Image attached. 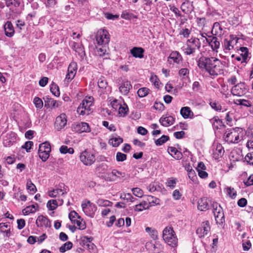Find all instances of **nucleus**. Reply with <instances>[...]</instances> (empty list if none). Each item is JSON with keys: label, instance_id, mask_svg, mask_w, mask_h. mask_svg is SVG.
Instances as JSON below:
<instances>
[{"label": "nucleus", "instance_id": "57", "mask_svg": "<svg viewBox=\"0 0 253 253\" xmlns=\"http://www.w3.org/2000/svg\"><path fill=\"white\" fill-rule=\"evenodd\" d=\"M72 48L76 52L79 53L82 52L83 50V47L82 46V45L75 42H73Z\"/></svg>", "mask_w": 253, "mask_h": 253}, {"label": "nucleus", "instance_id": "50", "mask_svg": "<svg viewBox=\"0 0 253 253\" xmlns=\"http://www.w3.org/2000/svg\"><path fill=\"white\" fill-rule=\"evenodd\" d=\"M33 102L36 108L41 109L43 106V102L41 99L38 97L34 98Z\"/></svg>", "mask_w": 253, "mask_h": 253}, {"label": "nucleus", "instance_id": "25", "mask_svg": "<svg viewBox=\"0 0 253 253\" xmlns=\"http://www.w3.org/2000/svg\"><path fill=\"white\" fill-rule=\"evenodd\" d=\"M236 132V130L233 129L232 130H227L224 133V137L225 140L229 143H233L234 138V133Z\"/></svg>", "mask_w": 253, "mask_h": 253}, {"label": "nucleus", "instance_id": "37", "mask_svg": "<svg viewBox=\"0 0 253 253\" xmlns=\"http://www.w3.org/2000/svg\"><path fill=\"white\" fill-rule=\"evenodd\" d=\"M60 152L62 154H66V153H69V154H73L74 152V150L73 148H68L67 146L65 145H62L61 146V147L59 149Z\"/></svg>", "mask_w": 253, "mask_h": 253}, {"label": "nucleus", "instance_id": "41", "mask_svg": "<svg viewBox=\"0 0 253 253\" xmlns=\"http://www.w3.org/2000/svg\"><path fill=\"white\" fill-rule=\"evenodd\" d=\"M177 181V180L176 178L172 177L168 178L166 182V185L171 189H173L175 186Z\"/></svg>", "mask_w": 253, "mask_h": 253}, {"label": "nucleus", "instance_id": "4", "mask_svg": "<svg viewBox=\"0 0 253 253\" xmlns=\"http://www.w3.org/2000/svg\"><path fill=\"white\" fill-rule=\"evenodd\" d=\"M201 47L199 40L197 38H191L187 41L186 46L184 47V53L186 55H191L194 53L196 49Z\"/></svg>", "mask_w": 253, "mask_h": 253}, {"label": "nucleus", "instance_id": "58", "mask_svg": "<svg viewBox=\"0 0 253 253\" xmlns=\"http://www.w3.org/2000/svg\"><path fill=\"white\" fill-rule=\"evenodd\" d=\"M86 249L88 250L90 253H96L97 252L96 246L92 243V242L89 244Z\"/></svg>", "mask_w": 253, "mask_h": 253}, {"label": "nucleus", "instance_id": "31", "mask_svg": "<svg viewBox=\"0 0 253 253\" xmlns=\"http://www.w3.org/2000/svg\"><path fill=\"white\" fill-rule=\"evenodd\" d=\"M96 204L101 207H110L112 205V203L108 200L99 199L96 201Z\"/></svg>", "mask_w": 253, "mask_h": 253}, {"label": "nucleus", "instance_id": "62", "mask_svg": "<svg viewBox=\"0 0 253 253\" xmlns=\"http://www.w3.org/2000/svg\"><path fill=\"white\" fill-rule=\"evenodd\" d=\"M102 125L104 126L107 127L110 131H114L116 130V127L115 125L113 124H111L110 125H109V123L107 121H103L102 123Z\"/></svg>", "mask_w": 253, "mask_h": 253}, {"label": "nucleus", "instance_id": "46", "mask_svg": "<svg viewBox=\"0 0 253 253\" xmlns=\"http://www.w3.org/2000/svg\"><path fill=\"white\" fill-rule=\"evenodd\" d=\"M27 188L32 193H35L37 191L36 187L32 183L30 179H28L27 181Z\"/></svg>", "mask_w": 253, "mask_h": 253}, {"label": "nucleus", "instance_id": "30", "mask_svg": "<svg viewBox=\"0 0 253 253\" xmlns=\"http://www.w3.org/2000/svg\"><path fill=\"white\" fill-rule=\"evenodd\" d=\"M224 152V150L222 146L221 145H218L213 152V155L216 158V157H221Z\"/></svg>", "mask_w": 253, "mask_h": 253}, {"label": "nucleus", "instance_id": "17", "mask_svg": "<svg viewBox=\"0 0 253 253\" xmlns=\"http://www.w3.org/2000/svg\"><path fill=\"white\" fill-rule=\"evenodd\" d=\"M144 49L140 47H134L130 50L131 54L135 58H142L144 57Z\"/></svg>", "mask_w": 253, "mask_h": 253}, {"label": "nucleus", "instance_id": "5", "mask_svg": "<svg viewBox=\"0 0 253 253\" xmlns=\"http://www.w3.org/2000/svg\"><path fill=\"white\" fill-rule=\"evenodd\" d=\"M213 213L215 217V220L217 223L221 224L224 222V215L223 209L216 202H213L212 205Z\"/></svg>", "mask_w": 253, "mask_h": 253}, {"label": "nucleus", "instance_id": "13", "mask_svg": "<svg viewBox=\"0 0 253 253\" xmlns=\"http://www.w3.org/2000/svg\"><path fill=\"white\" fill-rule=\"evenodd\" d=\"M182 61V57L179 52L177 51H172L168 58V62L169 64L175 63L179 64Z\"/></svg>", "mask_w": 253, "mask_h": 253}, {"label": "nucleus", "instance_id": "6", "mask_svg": "<svg viewBox=\"0 0 253 253\" xmlns=\"http://www.w3.org/2000/svg\"><path fill=\"white\" fill-rule=\"evenodd\" d=\"M82 208L84 213L88 216L93 217L97 210L96 206L87 200H84L82 203Z\"/></svg>", "mask_w": 253, "mask_h": 253}, {"label": "nucleus", "instance_id": "49", "mask_svg": "<svg viewBox=\"0 0 253 253\" xmlns=\"http://www.w3.org/2000/svg\"><path fill=\"white\" fill-rule=\"evenodd\" d=\"M133 194L138 197H142L143 195V191L139 188L136 187L131 189Z\"/></svg>", "mask_w": 253, "mask_h": 253}, {"label": "nucleus", "instance_id": "38", "mask_svg": "<svg viewBox=\"0 0 253 253\" xmlns=\"http://www.w3.org/2000/svg\"><path fill=\"white\" fill-rule=\"evenodd\" d=\"M234 103L236 105H240L245 107H250L251 106L250 102L245 99H236L234 100Z\"/></svg>", "mask_w": 253, "mask_h": 253}, {"label": "nucleus", "instance_id": "9", "mask_svg": "<svg viewBox=\"0 0 253 253\" xmlns=\"http://www.w3.org/2000/svg\"><path fill=\"white\" fill-rule=\"evenodd\" d=\"M96 40L98 45L107 44L110 41V36L106 30H99L96 36Z\"/></svg>", "mask_w": 253, "mask_h": 253}, {"label": "nucleus", "instance_id": "40", "mask_svg": "<svg viewBox=\"0 0 253 253\" xmlns=\"http://www.w3.org/2000/svg\"><path fill=\"white\" fill-rule=\"evenodd\" d=\"M69 217L72 223H74L78 219H81V216L75 211L70 212Z\"/></svg>", "mask_w": 253, "mask_h": 253}, {"label": "nucleus", "instance_id": "18", "mask_svg": "<svg viewBox=\"0 0 253 253\" xmlns=\"http://www.w3.org/2000/svg\"><path fill=\"white\" fill-rule=\"evenodd\" d=\"M183 2L181 5V10L186 14H189L193 10V6L189 0H182Z\"/></svg>", "mask_w": 253, "mask_h": 253}, {"label": "nucleus", "instance_id": "56", "mask_svg": "<svg viewBox=\"0 0 253 253\" xmlns=\"http://www.w3.org/2000/svg\"><path fill=\"white\" fill-rule=\"evenodd\" d=\"M126 159V155L121 152H118L116 154V160L118 162H123Z\"/></svg>", "mask_w": 253, "mask_h": 253}, {"label": "nucleus", "instance_id": "33", "mask_svg": "<svg viewBox=\"0 0 253 253\" xmlns=\"http://www.w3.org/2000/svg\"><path fill=\"white\" fill-rule=\"evenodd\" d=\"M5 5L7 7H11L13 6L15 7H19L20 2L19 0H6L5 1Z\"/></svg>", "mask_w": 253, "mask_h": 253}, {"label": "nucleus", "instance_id": "45", "mask_svg": "<svg viewBox=\"0 0 253 253\" xmlns=\"http://www.w3.org/2000/svg\"><path fill=\"white\" fill-rule=\"evenodd\" d=\"M213 50L218 49L220 45V42L216 37L212 38V42L210 44Z\"/></svg>", "mask_w": 253, "mask_h": 253}, {"label": "nucleus", "instance_id": "26", "mask_svg": "<svg viewBox=\"0 0 253 253\" xmlns=\"http://www.w3.org/2000/svg\"><path fill=\"white\" fill-rule=\"evenodd\" d=\"M238 42V39L235 41H230L228 39H225L224 40V46L225 49L227 50H231L233 48L234 45Z\"/></svg>", "mask_w": 253, "mask_h": 253}, {"label": "nucleus", "instance_id": "2", "mask_svg": "<svg viewBox=\"0 0 253 253\" xmlns=\"http://www.w3.org/2000/svg\"><path fill=\"white\" fill-rule=\"evenodd\" d=\"M163 238L168 245L174 248L177 246L178 239L173 228L167 226L163 231Z\"/></svg>", "mask_w": 253, "mask_h": 253}, {"label": "nucleus", "instance_id": "12", "mask_svg": "<svg viewBox=\"0 0 253 253\" xmlns=\"http://www.w3.org/2000/svg\"><path fill=\"white\" fill-rule=\"evenodd\" d=\"M77 70V64L75 62H72L69 64L67 74L66 75L65 80L68 82L71 81L75 77Z\"/></svg>", "mask_w": 253, "mask_h": 253}, {"label": "nucleus", "instance_id": "55", "mask_svg": "<svg viewBox=\"0 0 253 253\" xmlns=\"http://www.w3.org/2000/svg\"><path fill=\"white\" fill-rule=\"evenodd\" d=\"M245 160L249 164L253 166V152L247 154Z\"/></svg>", "mask_w": 253, "mask_h": 253}, {"label": "nucleus", "instance_id": "63", "mask_svg": "<svg viewBox=\"0 0 253 253\" xmlns=\"http://www.w3.org/2000/svg\"><path fill=\"white\" fill-rule=\"evenodd\" d=\"M61 192L57 188L48 191V196L52 198L56 197Z\"/></svg>", "mask_w": 253, "mask_h": 253}, {"label": "nucleus", "instance_id": "52", "mask_svg": "<svg viewBox=\"0 0 253 253\" xmlns=\"http://www.w3.org/2000/svg\"><path fill=\"white\" fill-rule=\"evenodd\" d=\"M210 105L213 109L216 111H219L222 109V106L218 102H210Z\"/></svg>", "mask_w": 253, "mask_h": 253}, {"label": "nucleus", "instance_id": "43", "mask_svg": "<svg viewBox=\"0 0 253 253\" xmlns=\"http://www.w3.org/2000/svg\"><path fill=\"white\" fill-rule=\"evenodd\" d=\"M50 91L55 96H59L60 95V91L59 87L55 84H51L50 86Z\"/></svg>", "mask_w": 253, "mask_h": 253}, {"label": "nucleus", "instance_id": "44", "mask_svg": "<svg viewBox=\"0 0 253 253\" xmlns=\"http://www.w3.org/2000/svg\"><path fill=\"white\" fill-rule=\"evenodd\" d=\"M118 109L119 114L121 116H124L128 111V107L126 104H124L123 106L120 104Z\"/></svg>", "mask_w": 253, "mask_h": 253}, {"label": "nucleus", "instance_id": "47", "mask_svg": "<svg viewBox=\"0 0 253 253\" xmlns=\"http://www.w3.org/2000/svg\"><path fill=\"white\" fill-rule=\"evenodd\" d=\"M74 223L77 224L80 230H84L86 228L85 223L81 218V219H78Z\"/></svg>", "mask_w": 253, "mask_h": 253}, {"label": "nucleus", "instance_id": "60", "mask_svg": "<svg viewBox=\"0 0 253 253\" xmlns=\"http://www.w3.org/2000/svg\"><path fill=\"white\" fill-rule=\"evenodd\" d=\"M67 187L63 183H59L57 188V189L59 190L60 192H62V195L67 193Z\"/></svg>", "mask_w": 253, "mask_h": 253}, {"label": "nucleus", "instance_id": "64", "mask_svg": "<svg viewBox=\"0 0 253 253\" xmlns=\"http://www.w3.org/2000/svg\"><path fill=\"white\" fill-rule=\"evenodd\" d=\"M33 145V142L32 141H27L25 142L24 145L22 146V148L26 149L27 152H30V149L31 147Z\"/></svg>", "mask_w": 253, "mask_h": 253}, {"label": "nucleus", "instance_id": "61", "mask_svg": "<svg viewBox=\"0 0 253 253\" xmlns=\"http://www.w3.org/2000/svg\"><path fill=\"white\" fill-rule=\"evenodd\" d=\"M113 176H115L117 178H120L121 177H125V173L118 171L116 169H113L111 172Z\"/></svg>", "mask_w": 253, "mask_h": 253}, {"label": "nucleus", "instance_id": "29", "mask_svg": "<svg viewBox=\"0 0 253 253\" xmlns=\"http://www.w3.org/2000/svg\"><path fill=\"white\" fill-rule=\"evenodd\" d=\"M93 238L92 237H88L86 236L83 237L80 243V244L84 248L86 249L89 244L92 242Z\"/></svg>", "mask_w": 253, "mask_h": 253}, {"label": "nucleus", "instance_id": "28", "mask_svg": "<svg viewBox=\"0 0 253 253\" xmlns=\"http://www.w3.org/2000/svg\"><path fill=\"white\" fill-rule=\"evenodd\" d=\"M240 50L241 51L240 56L242 58V62H246L249 54L248 49L246 47H241Z\"/></svg>", "mask_w": 253, "mask_h": 253}, {"label": "nucleus", "instance_id": "14", "mask_svg": "<svg viewBox=\"0 0 253 253\" xmlns=\"http://www.w3.org/2000/svg\"><path fill=\"white\" fill-rule=\"evenodd\" d=\"M36 224L38 227L45 228L50 226V222L49 220L42 215L39 216L36 220Z\"/></svg>", "mask_w": 253, "mask_h": 253}, {"label": "nucleus", "instance_id": "11", "mask_svg": "<svg viewBox=\"0 0 253 253\" xmlns=\"http://www.w3.org/2000/svg\"><path fill=\"white\" fill-rule=\"evenodd\" d=\"M210 225L208 221H205L202 222L201 227H199L196 233L200 238L204 237L207 235L210 231Z\"/></svg>", "mask_w": 253, "mask_h": 253}, {"label": "nucleus", "instance_id": "8", "mask_svg": "<svg viewBox=\"0 0 253 253\" xmlns=\"http://www.w3.org/2000/svg\"><path fill=\"white\" fill-rule=\"evenodd\" d=\"M80 158L81 162L86 166H90L95 161L94 155L86 150L81 154Z\"/></svg>", "mask_w": 253, "mask_h": 253}, {"label": "nucleus", "instance_id": "54", "mask_svg": "<svg viewBox=\"0 0 253 253\" xmlns=\"http://www.w3.org/2000/svg\"><path fill=\"white\" fill-rule=\"evenodd\" d=\"M102 47L97 48V54L100 56H103L106 53V46L104 45H102Z\"/></svg>", "mask_w": 253, "mask_h": 253}, {"label": "nucleus", "instance_id": "39", "mask_svg": "<svg viewBox=\"0 0 253 253\" xmlns=\"http://www.w3.org/2000/svg\"><path fill=\"white\" fill-rule=\"evenodd\" d=\"M47 101H45V106L47 105L49 106H51L54 108H57L59 106V103L56 100L52 98H47Z\"/></svg>", "mask_w": 253, "mask_h": 253}, {"label": "nucleus", "instance_id": "19", "mask_svg": "<svg viewBox=\"0 0 253 253\" xmlns=\"http://www.w3.org/2000/svg\"><path fill=\"white\" fill-rule=\"evenodd\" d=\"M132 87L130 83L128 81H124L121 84L119 90L124 95H127Z\"/></svg>", "mask_w": 253, "mask_h": 253}, {"label": "nucleus", "instance_id": "34", "mask_svg": "<svg viewBox=\"0 0 253 253\" xmlns=\"http://www.w3.org/2000/svg\"><path fill=\"white\" fill-rule=\"evenodd\" d=\"M73 247V244L71 242L68 241L64 243L61 247L59 248V251L61 253H64L67 250H70Z\"/></svg>", "mask_w": 253, "mask_h": 253}, {"label": "nucleus", "instance_id": "36", "mask_svg": "<svg viewBox=\"0 0 253 253\" xmlns=\"http://www.w3.org/2000/svg\"><path fill=\"white\" fill-rule=\"evenodd\" d=\"M169 140V136L163 135L160 138L157 139L155 142L157 146H161Z\"/></svg>", "mask_w": 253, "mask_h": 253}, {"label": "nucleus", "instance_id": "3", "mask_svg": "<svg viewBox=\"0 0 253 253\" xmlns=\"http://www.w3.org/2000/svg\"><path fill=\"white\" fill-rule=\"evenodd\" d=\"M93 99L91 97L84 99L77 108L78 113L82 116L89 115L91 111Z\"/></svg>", "mask_w": 253, "mask_h": 253}, {"label": "nucleus", "instance_id": "1", "mask_svg": "<svg viewBox=\"0 0 253 253\" xmlns=\"http://www.w3.org/2000/svg\"><path fill=\"white\" fill-rule=\"evenodd\" d=\"M198 67L205 70L211 76H217L222 73L221 62L214 57L201 56L197 61Z\"/></svg>", "mask_w": 253, "mask_h": 253}, {"label": "nucleus", "instance_id": "59", "mask_svg": "<svg viewBox=\"0 0 253 253\" xmlns=\"http://www.w3.org/2000/svg\"><path fill=\"white\" fill-rule=\"evenodd\" d=\"M191 31L187 28L182 29L179 32V35H182L184 38H187L189 37Z\"/></svg>", "mask_w": 253, "mask_h": 253}, {"label": "nucleus", "instance_id": "42", "mask_svg": "<svg viewBox=\"0 0 253 253\" xmlns=\"http://www.w3.org/2000/svg\"><path fill=\"white\" fill-rule=\"evenodd\" d=\"M149 89L147 87H142L137 91V94L139 97L146 96L149 93Z\"/></svg>", "mask_w": 253, "mask_h": 253}, {"label": "nucleus", "instance_id": "15", "mask_svg": "<svg viewBox=\"0 0 253 253\" xmlns=\"http://www.w3.org/2000/svg\"><path fill=\"white\" fill-rule=\"evenodd\" d=\"M175 119L171 116H166L163 115L160 120L159 122L164 126L168 127L172 125L174 122Z\"/></svg>", "mask_w": 253, "mask_h": 253}, {"label": "nucleus", "instance_id": "53", "mask_svg": "<svg viewBox=\"0 0 253 253\" xmlns=\"http://www.w3.org/2000/svg\"><path fill=\"white\" fill-rule=\"evenodd\" d=\"M227 192L228 195L232 199L235 198L237 195L236 190L231 187L227 188Z\"/></svg>", "mask_w": 253, "mask_h": 253}, {"label": "nucleus", "instance_id": "23", "mask_svg": "<svg viewBox=\"0 0 253 253\" xmlns=\"http://www.w3.org/2000/svg\"><path fill=\"white\" fill-rule=\"evenodd\" d=\"M180 114L184 119L192 118L194 114L188 107H184L180 110Z\"/></svg>", "mask_w": 253, "mask_h": 253}, {"label": "nucleus", "instance_id": "22", "mask_svg": "<svg viewBox=\"0 0 253 253\" xmlns=\"http://www.w3.org/2000/svg\"><path fill=\"white\" fill-rule=\"evenodd\" d=\"M3 28L5 34L6 36L11 37L13 35L14 33V30L11 22H6V23L4 24Z\"/></svg>", "mask_w": 253, "mask_h": 253}, {"label": "nucleus", "instance_id": "48", "mask_svg": "<svg viewBox=\"0 0 253 253\" xmlns=\"http://www.w3.org/2000/svg\"><path fill=\"white\" fill-rule=\"evenodd\" d=\"M98 85L100 88H105L107 85V82L104 77L100 78L98 81Z\"/></svg>", "mask_w": 253, "mask_h": 253}, {"label": "nucleus", "instance_id": "20", "mask_svg": "<svg viewBox=\"0 0 253 253\" xmlns=\"http://www.w3.org/2000/svg\"><path fill=\"white\" fill-rule=\"evenodd\" d=\"M76 131L80 133L89 132L90 130L88 124L85 122H81L77 124L75 127Z\"/></svg>", "mask_w": 253, "mask_h": 253}, {"label": "nucleus", "instance_id": "27", "mask_svg": "<svg viewBox=\"0 0 253 253\" xmlns=\"http://www.w3.org/2000/svg\"><path fill=\"white\" fill-rule=\"evenodd\" d=\"M210 123L212 125L213 127L218 129L219 127L222 126L223 123L221 120L217 117H213L210 120Z\"/></svg>", "mask_w": 253, "mask_h": 253}, {"label": "nucleus", "instance_id": "32", "mask_svg": "<svg viewBox=\"0 0 253 253\" xmlns=\"http://www.w3.org/2000/svg\"><path fill=\"white\" fill-rule=\"evenodd\" d=\"M37 211L36 209V206L32 205L27 207L26 208L23 210L22 212L24 215H28L30 213H34Z\"/></svg>", "mask_w": 253, "mask_h": 253}, {"label": "nucleus", "instance_id": "21", "mask_svg": "<svg viewBox=\"0 0 253 253\" xmlns=\"http://www.w3.org/2000/svg\"><path fill=\"white\" fill-rule=\"evenodd\" d=\"M123 142V139L120 136L117 134H113L112 138H111L108 141L110 145L113 147H118L119 145Z\"/></svg>", "mask_w": 253, "mask_h": 253}, {"label": "nucleus", "instance_id": "10", "mask_svg": "<svg viewBox=\"0 0 253 253\" xmlns=\"http://www.w3.org/2000/svg\"><path fill=\"white\" fill-rule=\"evenodd\" d=\"M67 122V117L65 114H61L56 118L54 123L55 129L58 131L61 130L66 125Z\"/></svg>", "mask_w": 253, "mask_h": 253}, {"label": "nucleus", "instance_id": "16", "mask_svg": "<svg viewBox=\"0 0 253 253\" xmlns=\"http://www.w3.org/2000/svg\"><path fill=\"white\" fill-rule=\"evenodd\" d=\"M198 209L201 211H206L209 209V203L207 198L203 197L199 200Z\"/></svg>", "mask_w": 253, "mask_h": 253}, {"label": "nucleus", "instance_id": "24", "mask_svg": "<svg viewBox=\"0 0 253 253\" xmlns=\"http://www.w3.org/2000/svg\"><path fill=\"white\" fill-rule=\"evenodd\" d=\"M222 31L223 29L219 23L215 22L213 24L211 30V33L213 35L221 36L223 34Z\"/></svg>", "mask_w": 253, "mask_h": 253}, {"label": "nucleus", "instance_id": "35", "mask_svg": "<svg viewBox=\"0 0 253 253\" xmlns=\"http://www.w3.org/2000/svg\"><path fill=\"white\" fill-rule=\"evenodd\" d=\"M46 206L49 210L53 211L58 207V203L56 200H50L48 201Z\"/></svg>", "mask_w": 253, "mask_h": 253}, {"label": "nucleus", "instance_id": "7", "mask_svg": "<svg viewBox=\"0 0 253 253\" xmlns=\"http://www.w3.org/2000/svg\"><path fill=\"white\" fill-rule=\"evenodd\" d=\"M248 86L244 83H240L235 84L231 88V93L233 95L241 96L248 92Z\"/></svg>", "mask_w": 253, "mask_h": 253}, {"label": "nucleus", "instance_id": "51", "mask_svg": "<svg viewBox=\"0 0 253 253\" xmlns=\"http://www.w3.org/2000/svg\"><path fill=\"white\" fill-rule=\"evenodd\" d=\"M50 152H38L39 157L43 162H45L49 157V153Z\"/></svg>", "mask_w": 253, "mask_h": 253}]
</instances>
